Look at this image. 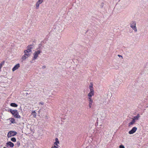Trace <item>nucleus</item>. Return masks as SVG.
<instances>
[{"label": "nucleus", "instance_id": "nucleus-1", "mask_svg": "<svg viewBox=\"0 0 148 148\" xmlns=\"http://www.w3.org/2000/svg\"><path fill=\"white\" fill-rule=\"evenodd\" d=\"M93 86V83L92 82H90V85L89 86L90 92L88 94V97L87 99L88 100V101L89 107L90 108H91L92 104L93 103V101L92 98V97L95 94V92Z\"/></svg>", "mask_w": 148, "mask_h": 148}, {"label": "nucleus", "instance_id": "nucleus-2", "mask_svg": "<svg viewBox=\"0 0 148 148\" xmlns=\"http://www.w3.org/2000/svg\"><path fill=\"white\" fill-rule=\"evenodd\" d=\"M10 112L14 117L17 118H21L20 116L19 115L18 113L16 110H11Z\"/></svg>", "mask_w": 148, "mask_h": 148}, {"label": "nucleus", "instance_id": "nucleus-3", "mask_svg": "<svg viewBox=\"0 0 148 148\" xmlns=\"http://www.w3.org/2000/svg\"><path fill=\"white\" fill-rule=\"evenodd\" d=\"M130 27L134 30L136 32L137 31V29L136 27V22L135 21H132L130 24Z\"/></svg>", "mask_w": 148, "mask_h": 148}, {"label": "nucleus", "instance_id": "nucleus-4", "mask_svg": "<svg viewBox=\"0 0 148 148\" xmlns=\"http://www.w3.org/2000/svg\"><path fill=\"white\" fill-rule=\"evenodd\" d=\"M17 134V132L14 131H10L8 134L7 136L9 138L11 136H14Z\"/></svg>", "mask_w": 148, "mask_h": 148}, {"label": "nucleus", "instance_id": "nucleus-5", "mask_svg": "<svg viewBox=\"0 0 148 148\" xmlns=\"http://www.w3.org/2000/svg\"><path fill=\"white\" fill-rule=\"evenodd\" d=\"M137 130V128L136 127H134L129 132V134H132L134 133Z\"/></svg>", "mask_w": 148, "mask_h": 148}, {"label": "nucleus", "instance_id": "nucleus-6", "mask_svg": "<svg viewBox=\"0 0 148 148\" xmlns=\"http://www.w3.org/2000/svg\"><path fill=\"white\" fill-rule=\"evenodd\" d=\"M32 45H28L27 47V49L26 50H25L24 51V52L25 53L26 52H28V53H30L32 51Z\"/></svg>", "mask_w": 148, "mask_h": 148}, {"label": "nucleus", "instance_id": "nucleus-7", "mask_svg": "<svg viewBox=\"0 0 148 148\" xmlns=\"http://www.w3.org/2000/svg\"><path fill=\"white\" fill-rule=\"evenodd\" d=\"M40 53V51L39 50L37 51L34 53V59H36L38 57V55Z\"/></svg>", "mask_w": 148, "mask_h": 148}, {"label": "nucleus", "instance_id": "nucleus-8", "mask_svg": "<svg viewBox=\"0 0 148 148\" xmlns=\"http://www.w3.org/2000/svg\"><path fill=\"white\" fill-rule=\"evenodd\" d=\"M7 147H10L12 148L14 146V143L10 141H8L6 143Z\"/></svg>", "mask_w": 148, "mask_h": 148}, {"label": "nucleus", "instance_id": "nucleus-9", "mask_svg": "<svg viewBox=\"0 0 148 148\" xmlns=\"http://www.w3.org/2000/svg\"><path fill=\"white\" fill-rule=\"evenodd\" d=\"M20 67V64H17L12 69V71H15L18 68Z\"/></svg>", "mask_w": 148, "mask_h": 148}, {"label": "nucleus", "instance_id": "nucleus-10", "mask_svg": "<svg viewBox=\"0 0 148 148\" xmlns=\"http://www.w3.org/2000/svg\"><path fill=\"white\" fill-rule=\"evenodd\" d=\"M140 116L139 114H138L136 116H134L132 119L136 121V120H138L139 118L140 117Z\"/></svg>", "mask_w": 148, "mask_h": 148}, {"label": "nucleus", "instance_id": "nucleus-11", "mask_svg": "<svg viewBox=\"0 0 148 148\" xmlns=\"http://www.w3.org/2000/svg\"><path fill=\"white\" fill-rule=\"evenodd\" d=\"M55 142L54 143V145H58V144L59 143V141L58 140V139L57 138H56L55 139Z\"/></svg>", "mask_w": 148, "mask_h": 148}, {"label": "nucleus", "instance_id": "nucleus-12", "mask_svg": "<svg viewBox=\"0 0 148 148\" xmlns=\"http://www.w3.org/2000/svg\"><path fill=\"white\" fill-rule=\"evenodd\" d=\"M31 114L35 118L36 117L37 114L35 111L32 112L31 113Z\"/></svg>", "mask_w": 148, "mask_h": 148}, {"label": "nucleus", "instance_id": "nucleus-13", "mask_svg": "<svg viewBox=\"0 0 148 148\" xmlns=\"http://www.w3.org/2000/svg\"><path fill=\"white\" fill-rule=\"evenodd\" d=\"M135 122V121H134V120L133 119L132 121L128 124V126L129 127L131 126L132 125H133L134 123Z\"/></svg>", "mask_w": 148, "mask_h": 148}, {"label": "nucleus", "instance_id": "nucleus-14", "mask_svg": "<svg viewBox=\"0 0 148 148\" xmlns=\"http://www.w3.org/2000/svg\"><path fill=\"white\" fill-rule=\"evenodd\" d=\"M9 119L12 123H15V121L14 119L13 118H10Z\"/></svg>", "mask_w": 148, "mask_h": 148}, {"label": "nucleus", "instance_id": "nucleus-15", "mask_svg": "<svg viewBox=\"0 0 148 148\" xmlns=\"http://www.w3.org/2000/svg\"><path fill=\"white\" fill-rule=\"evenodd\" d=\"M11 106L14 107H16L18 106V105L15 103H12L10 104Z\"/></svg>", "mask_w": 148, "mask_h": 148}, {"label": "nucleus", "instance_id": "nucleus-16", "mask_svg": "<svg viewBox=\"0 0 148 148\" xmlns=\"http://www.w3.org/2000/svg\"><path fill=\"white\" fill-rule=\"evenodd\" d=\"M11 140L13 142H16V138L14 137H13L11 138Z\"/></svg>", "mask_w": 148, "mask_h": 148}, {"label": "nucleus", "instance_id": "nucleus-17", "mask_svg": "<svg viewBox=\"0 0 148 148\" xmlns=\"http://www.w3.org/2000/svg\"><path fill=\"white\" fill-rule=\"evenodd\" d=\"M27 56V57L29 56L30 55V53H29L26 52L24 53Z\"/></svg>", "mask_w": 148, "mask_h": 148}, {"label": "nucleus", "instance_id": "nucleus-18", "mask_svg": "<svg viewBox=\"0 0 148 148\" xmlns=\"http://www.w3.org/2000/svg\"><path fill=\"white\" fill-rule=\"evenodd\" d=\"M40 4L38 3V2H37L36 3V9H38L39 8V7Z\"/></svg>", "mask_w": 148, "mask_h": 148}, {"label": "nucleus", "instance_id": "nucleus-19", "mask_svg": "<svg viewBox=\"0 0 148 148\" xmlns=\"http://www.w3.org/2000/svg\"><path fill=\"white\" fill-rule=\"evenodd\" d=\"M58 145H54L52 146L51 148H58Z\"/></svg>", "mask_w": 148, "mask_h": 148}, {"label": "nucleus", "instance_id": "nucleus-20", "mask_svg": "<svg viewBox=\"0 0 148 148\" xmlns=\"http://www.w3.org/2000/svg\"><path fill=\"white\" fill-rule=\"evenodd\" d=\"M26 58L27 57H26V55L25 54L23 56L22 59L23 60H24L26 59Z\"/></svg>", "mask_w": 148, "mask_h": 148}, {"label": "nucleus", "instance_id": "nucleus-21", "mask_svg": "<svg viewBox=\"0 0 148 148\" xmlns=\"http://www.w3.org/2000/svg\"><path fill=\"white\" fill-rule=\"evenodd\" d=\"M43 0H38L37 2H38V3L40 4L43 2Z\"/></svg>", "mask_w": 148, "mask_h": 148}, {"label": "nucleus", "instance_id": "nucleus-22", "mask_svg": "<svg viewBox=\"0 0 148 148\" xmlns=\"http://www.w3.org/2000/svg\"><path fill=\"white\" fill-rule=\"evenodd\" d=\"M5 61H2V62H1V63L0 64L2 66H3L5 63Z\"/></svg>", "mask_w": 148, "mask_h": 148}, {"label": "nucleus", "instance_id": "nucleus-23", "mask_svg": "<svg viewBox=\"0 0 148 148\" xmlns=\"http://www.w3.org/2000/svg\"><path fill=\"white\" fill-rule=\"evenodd\" d=\"M119 148H125V147L123 145H121L119 146Z\"/></svg>", "mask_w": 148, "mask_h": 148}, {"label": "nucleus", "instance_id": "nucleus-24", "mask_svg": "<svg viewBox=\"0 0 148 148\" xmlns=\"http://www.w3.org/2000/svg\"><path fill=\"white\" fill-rule=\"evenodd\" d=\"M39 104H40L42 105H43L44 104V102L42 101H41L39 103Z\"/></svg>", "mask_w": 148, "mask_h": 148}, {"label": "nucleus", "instance_id": "nucleus-25", "mask_svg": "<svg viewBox=\"0 0 148 148\" xmlns=\"http://www.w3.org/2000/svg\"><path fill=\"white\" fill-rule=\"evenodd\" d=\"M2 66L0 64V70H1V68H2Z\"/></svg>", "mask_w": 148, "mask_h": 148}, {"label": "nucleus", "instance_id": "nucleus-26", "mask_svg": "<svg viewBox=\"0 0 148 148\" xmlns=\"http://www.w3.org/2000/svg\"><path fill=\"white\" fill-rule=\"evenodd\" d=\"M118 56L119 57H122V58H123L122 56H121V55H118Z\"/></svg>", "mask_w": 148, "mask_h": 148}, {"label": "nucleus", "instance_id": "nucleus-27", "mask_svg": "<svg viewBox=\"0 0 148 148\" xmlns=\"http://www.w3.org/2000/svg\"><path fill=\"white\" fill-rule=\"evenodd\" d=\"M18 146H19L20 145V143H19L18 144Z\"/></svg>", "mask_w": 148, "mask_h": 148}, {"label": "nucleus", "instance_id": "nucleus-28", "mask_svg": "<svg viewBox=\"0 0 148 148\" xmlns=\"http://www.w3.org/2000/svg\"><path fill=\"white\" fill-rule=\"evenodd\" d=\"M3 148H6V147H4Z\"/></svg>", "mask_w": 148, "mask_h": 148}]
</instances>
